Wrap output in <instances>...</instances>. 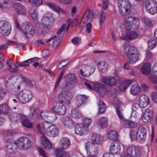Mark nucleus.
Here are the masks:
<instances>
[{"instance_id":"nucleus-1","label":"nucleus","mask_w":157,"mask_h":157,"mask_svg":"<svg viewBox=\"0 0 157 157\" xmlns=\"http://www.w3.org/2000/svg\"><path fill=\"white\" fill-rule=\"evenodd\" d=\"M130 137L132 140H136L138 142H143L145 140L146 132L143 126H140L136 131L134 129L130 130Z\"/></svg>"},{"instance_id":"nucleus-2","label":"nucleus","mask_w":157,"mask_h":157,"mask_svg":"<svg viewBox=\"0 0 157 157\" xmlns=\"http://www.w3.org/2000/svg\"><path fill=\"white\" fill-rule=\"evenodd\" d=\"M117 7L119 14L122 17L129 14L132 7L129 0H118Z\"/></svg>"},{"instance_id":"nucleus-3","label":"nucleus","mask_w":157,"mask_h":157,"mask_svg":"<svg viewBox=\"0 0 157 157\" xmlns=\"http://www.w3.org/2000/svg\"><path fill=\"white\" fill-rule=\"evenodd\" d=\"M124 23L127 30H129L132 28L134 29H138L140 20L134 17L129 16L125 19Z\"/></svg>"},{"instance_id":"nucleus-4","label":"nucleus","mask_w":157,"mask_h":157,"mask_svg":"<svg viewBox=\"0 0 157 157\" xmlns=\"http://www.w3.org/2000/svg\"><path fill=\"white\" fill-rule=\"evenodd\" d=\"M21 30L28 39L33 37L35 34V29L32 25L29 23H23L21 27Z\"/></svg>"},{"instance_id":"nucleus-5","label":"nucleus","mask_w":157,"mask_h":157,"mask_svg":"<svg viewBox=\"0 0 157 157\" xmlns=\"http://www.w3.org/2000/svg\"><path fill=\"white\" fill-rule=\"evenodd\" d=\"M127 56L129 64H133L136 63L139 57L137 49L134 47H130L127 52Z\"/></svg>"},{"instance_id":"nucleus-6","label":"nucleus","mask_w":157,"mask_h":157,"mask_svg":"<svg viewBox=\"0 0 157 157\" xmlns=\"http://www.w3.org/2000/svg\"><path fill=\"white\" fill-rule=\"evenodd\" d=\"M98 148L97 145L92 142L86 143L85 145V149L87 155L86 157H97L95 155L98 153Z\"/></svg>"},{"instance_id":"nucleus-7","label":"nucleus","mask_w":157,"mask_h":157,"mask_svg":"<svg viewBox=\"0 0 157 157\" xmlns=\"http://www.w3.org/2000/svg\"><path fill=\"white\" fill-rule=\"evenodd\" d=\"M16 143L18 148L22 150L28 149L32 145L30 140L26 137L19 138L17 140Z\"/></svg>"},{"instance_id":"nucleus-8","label":"nucleus","mask_w":157,"mask_h":157,"mask_svg":"<svg viewBox=\"0 0 157 157\" xmlns=\"http://www.w3.org/2000/svg\"><path fill=\"white\" fill-rule=\"evenodd\" d=\"M39 119H42L46 122L52 123L56 120L55 114L46 110H44L40 112V114L37 115Z\"/></svg>"},{"instance_id":"nucleus-9","label":"nucleus","mask_w":157,"mask_h":157,"mask_svg":"<svg viewBox=\"0 0 157 157\" xmlns=\"http://www.w3.org/2000/svg\"><path fill=\"white\" fill-rule=\"evenodd\" d=\"M147 12L151 14H154L157 11V2L155 0H146L144 4Z\"/></svg>"},{"instance_id":"nucleus-10","label":"nucleus","mask_w":157,"mask_h":157,"mask_svg":"<svg viewBox=\"0 0 157 157\" xmlns=\"http://www.w3.org/2000/svg\"><path fill=\"white\" fill-rule=\"evenodd\" d=\"M11 30L10 23L5 21H0V33L4 36L9 35Z\"/></svg>"},{"instance_id":"nucleus-11","label":"nucleus","mask_w":157,"mask_h":157,"mask_svg":"<svg viewBox=\"0 0 157 157\" xmlns=\"http://www.w3.org/2000/svg\"><path fill=\"white\" fill-rule=\"evenodd\" d=\"M51 110L53 112L61 115L65 114L66 112L65 106L60 101L55 102Z\"/></svg>"},{"instance_id":"nucleus-12","label":"nucleus","mask_w":157,"mask_h":157,"mask_svg":"<svg viewBox=\"0 0 157 157\" xmlns=\"http://www.w3.org/2000/svg\"><path fill=\"white\" fill-rule=\"evenodd\" d=\"M94 16L93 12L90 11L89 9H87L79 25V28L82 29L89 20H92Z\"/></svg>"},{"instance_id":"nucleus-13","label":"nucleus","mask_w":157,"mask_h":157,"mask_svg":"<svg viewBox=\"0 0 157 157\" xmlns=\"http://www.w3.org/2000/svg\"><path fill=\"white\" fill-rule=\"evenodd\" d=\"M71 98V94L64 90L61 91L58 96L59 100L65 104H69L70 103Z\"/></svg>"},{"instance_id":"nucleus-14","label":"nucleus","mask_w":157,"mask_h":157,"mask_svg":"<svg viewBox=\"0 0 157 157\" xmlns=\"http://www.w3.org/2000/svg\"><path fill=\"white\" fill-rule=\"evenodd\" d=\"M95 70L94 67L88 64H84L80 70V74L83 76H88L93 73Z\"/></svg>"},{"instance_id":"nucleus-15","label":"nucleus","mask_w":157,"mask_h":157,"mask_svg":"<svg viewBox=\"0 0 157 157\" xmlns=\"http://www.w3.org/2000/svg\"><path fill=\"white\" fill-rule=\"evenodd\" d=\"M6 141L7 143L6 147L7 151L10 154L15 153L18 147L16 142H14L10 139H7Z\"/></svg>"},{"instance_id":"nucleus-16","label":"nucleus","mask_w":157,"mask_h":157,"mask_svg":"<svg viewBox=\"0 0 157 157\" xmlns=\"http://www.w3.org/2000/svg\"><path fill=\"white\" fill-rule=\"evenodd\" d=\"M101 82L109 86L115 85L117 83V80L116 78L112 76H104L102 78Z\"/></svg>"},{"instance_id":"nucleus-17","label":"nucleus","mask_w":157,"mask_h":157,"mask_svg":"<svg viewBox=\"0 0 157 157\" xmlns=\"http://www.w3.org/2000/svg\"><path fill=\"white\" fill-rule=\"evenodd\" d=\"M65 80L67 84L72 85L77 82L78 80L74 74H68L65 76Z\"/></svg>"},{"instance_id":"nucleus-18","label":"nucleus","mask_w":157,"mask_h":157,"mask_svg":"<svg viewBox=\"0 0 157 157\" xmlns=\"http://www.w3.org/2000/svg\"><path fill=\"white\" fill-rule=\"evenodd\" d=\"M153 113L150 109H147L142 116V120L143 122H150L152 119Z\"/></svg>"},{"instance_id":"nucleus-19","label":"nucleus","mask_w":157,"mask_h":157,"mask_svg":"<svg viewBox=\"0 0 157 157\" xmlns=\"http://www.w3.org/2000/svg\"><path fill=\"white\" fill-rule=\"evenodd\" d=\"M120 144L118 142H114L111 143L109 149V151L112 154H117L121 151Z\"/></svg>"},{"instance_id":"nucleus-20","label":"nucleus","mask_w":157,"mask_h":157,"mask_svg":"<svg viewBox=\"0 0 157 157\" xmlns=\"http://www.w3.org/2000/svg\"><path fill=\"white\" fill-rule=\"evenodd\" d=\"M128 30L125 35H122L120 37L121 39L125 40L132 39L135 38L139 36V34L137 33Z\"/></svg>"},{"instance_id":"nucleus-21","label":"nucleus","mask_w":157,"mask_h":157,"mask_svg":"<svg viewBox=\"0 0 157 157\" xmlns=\"http://www.w3.org/2000/svg\"><path fill=\"white\" fill-rule=\"evenodd\" d=\"M108 120L105 117H100L98 120L97 125L100 128H105L108 125Z\"/></svg>"},{"instance_id":"nucleus-22","label":"nucleus","mask_w":157,"mask_h":157,"mask_svg":"<svg viewBox=\"0 0 157 157\" xmlns=\"http://www.w3.org/2000/svg\"><path fill=\"white\" fill-rule=\"evenodd\" d=\"M139 103L140 106L143 108L146 107L149 103L148 97L145 95H141L139 97Z\"/></svg>"},{"instance_id":"nucleus-23","label":"nucleus","mask_w":157,"mask_h":157,"mask_svg":"<svg viewBox=\"0 0 157 157\" xmlns=\"http://www.w3.org/2000/svg\"><path fill=\"white\" fill-rule=\"evenodd\" d=\"M14 8L17 14H24L26 13V10L25 7L20 3L18 2L14 3Z\"/></svg>"},{"instance_id":"nucleus-24","label":"nucleus","mask_w":157,"mask_h":157,"mask_svg":"<svg viewBox=\"0 0 157 157\" xmlns=\"http://www.w3.org/2000/svg\"><path fill=\"white\" fill-rule=\"evenodd\" d=\"M42 146L45 150H48L52 147V144L47 138L43 135L40 138Z\"/></svg>"},{"instance_id":"nucleus-25","label":"nucleus","mask_w":157,"mask_h":157,"mask_svg":"<svg viewBox=\"0 0 157 157\" xmlns=\"http://www.w3.org/2000/svg\"><path fill=\"white\" fill-rule=\"evenodd\" d=\"M58 133L57 128L54 126H52L48 128L46 133L49 136L55 137L56 136Z\"/></svg>"},{"instance_id":"nucleus-26","label":"nucleus","mask_w":157,"mask_h":157,"mask_svg":"<svg viewBox=\"0 0 157 157\" xmlns=\"http://www.w3.org/2000/svg\"><path fill=\"white\" fill-rule=\"evenodd\" d=\"M61 149L63 150L67 149L71 145L70 140L67 137H63L60 140Z\"/></svg>"},{"instance_id":"nucleus-27","label":"nucleus","mask_w":157,"mask_h":157,"mask_svg":"<svg viewBox=\"0 0 157 157\" xmlns=\"http://www.w3.org/2000/svg\"><path fill=\"white\" fill-rule=\"evenodd\" d=\"M141 72L144 75L149 76L151 73V67L149 63H146L143 64L141 67Z\"/></svg>"},{"instance_id":"nucleus-28","label":"nucleus","mask_w":157,"mask_h":157,"mask_svg":"<svg viewBox=\"0 0 157 157\" xmlns=\"http://www.w3.org/2000/svg\"><path fill=\"white\" fill-rule=\"evenodd\" d=\"M46 5L51 9H52L57 13H61L63 14L66 13V11H65L52 3L48 2Z\"/></svg>"},{"instance_id":"nucleus-29","label":"nucleus","mask_w":157,"mask_h":157,"mask_svg":"<svg viewBox=\"0 0 157 157\" xmlns=\"http://www.w3.org/2000/svg\"><path fill=\"white\" fill-rule=\"evenodd\" d=\"M50 19L49 17L47 15H45L43 17L41 21V24L44 27L47 29H49L51 26L50 25Z\"/></svg>"},{"instance_id":"nucleus-30","label":"nucleus","mask_w":157,"mask_h":157,"mask_svg":"<svg viewBox=\"0 0 157 157\" xmlns=\"http://www.w3.org/2000/svg\"><path fill=\"white\" fill-rule=\"evenodd\" d=\"M86 99V97L85 95H78L76 98V104L78 107H79L83 105Z\"/></svg>"},{"instance_id":"nucleus-31","label":"nucleus","mask_w":157,"mask_h":157,"mask_svg":"<svg viewBox=\"0 0 157 157\" xmlns=\"http://www.w3.org/2000/svg\"><path fill=\"white\" fill-rule=\"evenodd\" d=\"M23 93L22 91H20L16 96V98L21 103H25L28 102L30 100L31 97V94L29 95V98L26 99V101H24V99L23 97Z\"/></svg>"},{"instance_id":"nucleus-32","label":"nucleus","mask_w":157,"mask_h":157,"mask_svg":"<svg viewBox=\"0 0 157 157\" xmlns=\"http://www.w3.org/2000/svg\"><path fill=\"white\" fill-rule=\"evenodd\" d=\"M130 91L131 93L134 95H138L140 92V88L137 84H135L131 87Z\"/></svg>"},{"instance_id":"nucleus-33","label":"nucleus","mask_w":157,"mask_h":157,"mask_svg":"<svg viewBox=\"0 0 157 157\" xmlns=\"http://www.w3.org/2000/svg\"><path fill=\"white\" fill-rule=\"evenodd\" d=\"M64 125L67 128H69L73 125L72 120L69 117H65L62 119Z\"/></svg>"},{"instance_id":"nucleus-34","label":"nucleus","mask_w":157,"mask_h":157,"mask_svg":"<svg viewBox=\"0 0 157 157\" xmlns=\"http://www.w3.org/2000/svg\"><path fill=\"white\" fill-rule=\"evenodd\" d=\"M131 83V80H127L121 82L119 86L120 90L121 91H124Z\"/></svg>"},{"instance_id":"nucleus-35","label":"nucleus","mask_w":157,"mask_h":157,"mask_svg":"<svg viewBox=\"0 0 157 157\" xmlns=\"http://www.w3.org/2000/svg\"><path fill=\"white\" fill-rule=\"evenodd\" d=\"M55 154L57 157H66L69 155V153L64 151L59 148L56 150Z\"/></svg>"},{"instance_id":"nucleus-36","label":"nucleus","mask_w":157,"mask_h":157,"mask_svg":"<svg viewBox=\"0 0 157 157\" xmlns=\"http://www.w3.org/2000/svg\"><path fill=\"white\" fill-rule=\"evenodd\" d=\"M97 65L99 70L101 71L103 70H106L108 66L107 63L104 61L98 62Z\"/></svg>"},{"instance_id":"nucleus-37","label":"nucleus","mask_w":157,"mask_h":157,"mask_svg":"<svg viewBox=\"0 0 157 157\" xmlns=\"http://www.w3.org/2000/svg\"><path fill=\"white\" fill-rule=\"evenodd\" d=\"M133 148L132 157H140L142 155V152L140 148L134 145Z\"/></svg>"},{"instance_id":"nucleus-38","label":"nucleus","mask_w":157,"mask_h":157,"mask_svg":"<svg viewBox=\"0 0 157 157\" xmlns=\"http://www.w3.org/2000/svg\"><path fill=\"white\" fill-rule=\"evenodd\" d=\"M6 63L9 67V69L11 72H13L17 71L18 70V65L16 64H13L9 60L6 62Z\"/></svg>"},{"instance_id":"nucleus-39","label":"nucleus","mask_w":157,"mask_h":157,"mask_svg":"<svg viewBox=\"0 0 157 157\" xmlns=\"http://www.w3.org/2000/svg\"><path fill=\"white\" fill-rule=\"evenodd\" d=\"M21 123L23 126L28 128H31L33 127L32 123L30 121L29 119L26 117L21 121Z\"/></svg>"},{"instance_id":"nucleus-40","label":"nucleus","mask_w":157,"mask_h":157,"mask_svg":"<svg viewBox=\"0 0 157 157\" xmlns=\"http://www.w3.org/2000/svg\"><path fill=\"white\" fill-rule=\"evenodd\" d=\"M105 86L101 83H95L92 86L93 89L96 91L99 92L101 89L105 88Z\"/></svg>"},{"instance_id":"nucleus-41","label":"nucleus","mask_w":157,"mask_h":157,"mask_svg":"<svg viewBox=\"0 0 157 157\" xmlns=\"http://www.w3.org/2000/svg\"><path fill=\"white\" fill-rule=\"evenodd\" d=\"M137 124L131 121L125 120L124 121L123 125L126 127H129L134 128L137 126Z\"/></svg>"},{"instance_id":"nucleus-42","label":"nucleus","mask_w":157,"mask_h":157,"mask_svg":"<svg viewBox=\"0 0 157 157\" xmlns=\"http://www.w3.org/2000/svg\"><path fill=\"white\" fill-rule=\"evenodd\" d=\"M84 131V128L82 124L76 125L75 127V133L77 134L81 135Z\"/></svg>"},{"instance_id":"nucleus-43","label":"nucleus","mask_w":157,"mask_h":157,"mask_svg":"<svg viewBox=\"0 0 157 157\" xmlns=\"http://www.w3.org/2000/svg\"><path fill=\"white\" fill-rule=\"evenodd\" d=\"M37 128L38 131L41 134H44V133H46V127L44 124L43 123L39 124L37 126Z\"/></svg>"},{"instance_id":"nucleus-44","label":"nucleus","mask_w":157,"mask_h":157,"mask_svg":"<svg viewBox=\"0 0 157 157\" xmlns=\"http://www.w3.org/2000/svg\"><path fill=\"white\" fill-rule=\"evenodd\" d=\"M29 13L30 16L33 19H37L38 17L37 13L34 7H32L29 9Z\"/></svg>"},{"instance_id":"nucleus-45","label":"nucleus","mask_w":157,"mask_h":157,"mask_svg":"<svg viewBox=\"0 0 157 157\" xmlns=\"http://www.w3.org/2000/svg\"><path fill=\"white\" fill-rule=\"evenodd\" d=\"M10 110V108L7 104H5L0 105V113H7L9 112Z\"/></svg>"},{"instance_id":"nucleus-46","label":"nucleus","mask_w":157,"mask_h":157,"mask_svg":"<svg viewBox=\"0 0 157 157\" xmlns=\"http://www.w3.org/2000/svg\"><path fill=\"white\" fill-rule=\"evenodd\" d=\"M118 133L115 131H110L108 135V137L110 140H115L117 138Z\"/></svg>"},{"instance_id":"nucleus-47","label":"nucleus","mask_w":157,"mask_h":157,"mask_svg":"<svg viewBox=\"0 0 157 157\" xmlns=\"http://www.w3.org/2000/svg\"><path fill=\"white\" fill-rule=\"evenodd\" d=\"M148 48L149 50L152 49L156 45V41L154 38L150 39L148 41Z\"/></svg>"},{"instance_id":"nucleus-48","label":"nucleus","mask_w":157,"mask_h":157,"mask_svg":"<svg viewBox=\"0 0 157 157\" xmlns=\"http://www.w3.org/2000/svg\"><path fill=\"white\" fill-rule=\"evenodd\" d=\"M99 111L98 113L100 114L103 113L105 109V106L104 103L101 101H99Z\"/></svg>"},{"instance_id":"nucleus-49","label":"nucleus","mask_w":157,"mask_h":157,"mask_svg":"<svg viewBox=\"0 0 157 157\" xmlns=\"http://www.w3.org/2000/svg\"><path fill=\"white\" fill-rule=\"evenodd\" d=\"M134 145H129L128 146L124 148V150L126 152V155L132 156L133 150L134 149Z\"/></svg>"},{"instance_id":"nucleus-50","label":"nucleus","mask_w":157,"mask_h":157,"mask_svg":"<svg viewBox=\"0 0 157 157\" xmlns=\"http://www.w3.org/2000/svg\"><path fill=\"white\" fill-rule=\"evenodd\" d=\"M92 139L93 141L97 143H100L102 140V136L99 135L94 134L92 135Z\"/></svg>"},{"instance_id":"nucleus-51","label":"nucleus","mask_w":157,"mask_h":157,"mask_svg":"<svg viewBox=\"0 0 157 157\" xmlns=\"http://www.w3.org/2000/svg\"><path fill=\"white\" fill-rule=\"evenodd\" d=\"M107 13L104 11V10H102L101 12L100 20L99 21L100 24L101 25L105 21V18L107 15Z\"/></svg>"},{"instance_id":"nucleus-52","label":"nucleus","mask_w":157,"mask_h":157,"mask_svg":"<svg viewBox=\"0 0 157 157\" xmlns=\"http://www.w3.org/2000/svg\"><path fill=\"white\" fill-rule=\"evenodd\" d=\"M29 3L34 6H38L41 5L43 3L42 0H29Z\"/></svg>"},{"instance_id":"nucleus-53","label":"nucleus","mask_w":157,"mask_h":157,"mask_svg":"<svg viewBox=\"0 0 157 157\" xmlns=\"http://www.w3.org/2000/svg\"><path fill=\"white\" fill-rule=\"evenodd\" d=\"M71 112V114L72 117L75 118H78L81 116V115L80 113L75 109H73L72 110Z\"/></svg>"},{"instance_id":"nucleus-54","label":"nucleus","mask_w":157,"mask_h":157,"mask_svg":"<svg viewBox=\"0 0 157 157\" xmlns=\"http://www.w3.org/2000/svg\"><path fill=\"white\" fill-rule=\"evenodd\" d=\"M92 122V120L91 119L84 118L83 120V123L84 127L87 128L90 125Z\"/></svg>"},{"instance_id":"nucleus-55","label":"nucleus","mask_w":157,"mask_h":157,"mask_svg":"<svg viewBox=\"0 0 157 157\" xmlns=\"http://www.w3.org/2000/svg\"><path fill=\"white\" fill-rule=\"evenodd\" d=\"M109 0H103L101 9L102 10H105L108 8L109 6Z\"/></svg>"},{"instance_id":"nucleus-56","label":"nucleus","mask_w":157,"mask_h":157,"mask_svg":"<svg viewBox=\"0 0 157 157\" xmlns=\"http://www.w3.org/2000/svg\"><path fill=\"white\" fill-rule=\"evenodd\" d=\"M9 2V0H4L2 2H1V0H0V7L2 9H4L7 8Z\"/></svg>"},{"instance_id":"nucleus-57","label":"nucleus","mask_w":157,"mask_h":157,"mask_svg":"<svg viewBox=\"0 0 157 157\" xmlns=\"http://www.w3.org/2000/svg\"><path fill=\"white\" fill-rule=\"evenodd\" d=\"M92 29L91 24L90 23H88L86 26V30L88 33H90Z\"/></svg>"},{"instance_id":"nucleus-58","label":"nucleus","mask_w":157,"mask_h":157,"mask_svg":"<svg viewBox=\"0 0 157 157\" xmlns=\"http://www.w3.org/2000/svg\"><path fill=\"white\" fill-rule=\"evenodd\" d=\"M116 112L119 118L120 119H122L123 118V116L121 111L119 107L116 108Z\"/></svg>"},{"instance_id":"nucleus-59","label":"nucleus","mask_w":157,"mask_h":157,"mask_svg":"<svg viewBox=\"0 0 157 157\" xmlns=\"http://www.w3.org/2000/svg\"><path fill=\"white\" fill-rule=\"evenodd\" d=\"M151 97L153 101L156 103H157V93L154 92L152 93Z\"/></svg>"},{"instance_id":"nucleus-60","label":"nucleus","mask_w":157,"mask_h":157,"mask_svg":"<svg viewBox=\"0 0 157 157\" xmlns=\"http://www.w3.org/2000/svg\"><path fill=\"white\" fill-rule=\"evenodd\" d=\"M38 151L39 154L43 157H46V154L45 151L41 148L38 147Z\"/></svg>"},{"instance_id":"nucleus-61","label":"nucleus","mask_w":157,"mask_h":157,"mask_svg":"<svg viewBox=\"0 0 157 157\" xmlns=\"http://www.w3.org/2000/svg\"><path fill=\"white\" fill-rule=\"evenodd\" d=\"M140 105L138 103H133L132 105V110L133 112H136L137 110L139 107Z\"/></svg>"},{"instance_id":"nucleus-62","label":"nucleus","mask_w":157,"mask_h":157,"mask_svg":"<svg viewBox=\"0 0 157 157\" xmlns=\"http://www.w3.org/2000/svg\"><path fill=\"white\" fill-rule=\"evenodd\" d=\"M7 47L9 45H13L17 44V43L15 41L9 40L6 43Z\"/></svg>"},{"instance_id":"nucleus-63","label":"nucleus","mask_w":157,"mask_h":157,"mask_svg":"<svg viewBox=\"0 0 157 157\" xmlns=\"http://www.w3.org/2000/svg\"><path fill=\"white\" fill-rule=\"evenodd\" d=\"M26 117V116L21 114H19L17 116V120H21V121L25 118Z\"/></svg>"},{"instance_id":"nucleus-64","label":"nucleus","mask_w":157,"mask_h":157,"mask_svg":"<svg viewBox=\"0 0 157 157\" xmlns=\"http://www.w3.org/2000/svg\"><path fill=\"white\" fill-rule=\"evenodd\" d=\"M149 78L152 82H157V75H155V76L154 75V76L150 77Z\"/></svg>"}]
</instances>
